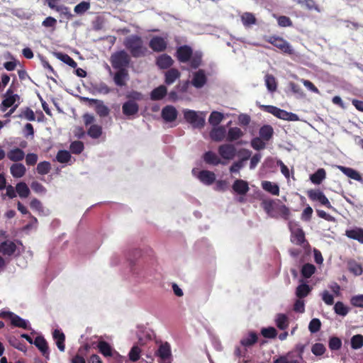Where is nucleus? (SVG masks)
Returning a JSON list of instances; mask_svg holds the SVG:
<instances>
[{
	"label": "nucleus",
	"instance_id": "f257e3e1",
	"mask_svg": "<svg viewBox=\"0 0 363 363\" xmlns=\"http://www.w3.org/2000/svg\"><path fill=\"white\" fill-rule=\"evenodd\" d=\"M261 206L271 218L276 219L281 218L285 220L290 218V209L279 200L264 199L261 203Z\"/></svg>",
	"mask_w": 363,
	"mask_h": 363
},
{
	"label": "nucleus",
	"instance_id": "f03ea898",
	"mask_svg": "<svg viewBox=\"0 0 363 363\" xmlns=\"http://www.w3.org/2000/svg\"><path fill=\"white\" fill-rule=\"evenodd\" d=\"M123 45L133 57H144L147 52V48L144 45L141 37L132 35L125 38Z\"/></svg>",
	"mask_w": 363,
	"mask_h": 363
},
{
	"label": "nucleus",
	"instance_id": "7ed1b4c3",
	"mask_svg": "<svg viewBox=\"0 0 363 363\" xmlns=\"http://www.w3.org/2000/svg\"><path fill=\"white\" fill-rule=\"evenodd\" d=\"M264 40L278 48L284 54L292 55L294 54V50L291 44L284 39L282 37L278 35H265Z\"/></svg>",
	"mask_w": 363,
	"mask_h": 363
},
{
	"label": "nucleus",
	"instance_id": "20e7f679",
	"mask_svg": "<svg viewBox=\"0 0 363 363\" xmlns=\"http://www.w3.org/2000/svg\"><path fill=\"white\" fill-rule=\"evenodd\" d=\"M205 117L206 114L203 112H197L190 109L184 111L185 121L191 124L194 128H203L206 124Z\"/></svg>",
	"mask_w": 363,
	"mask_h": 363
},
{
	"label": "nucleus",
	"instance_id": "39448f33",
	"mask_svg": "<svg viewBox=\"0 0 363 363\" xmlns=\"http://www.w3.org/2000/svg\"><path fill=\"white\" fill-rule=\"evenodd\" d=\"M262 110L272 114L275 117L288 121H297L299 120L298 116L294 113L288 112L284 109H281L277 106L267 105L262 106Z\"/></svg>",
	"mask_w": 363,
	"mask_h": 363
},
{
	"label": "nucleus",
	"instance_id": "423d86ee",
	"mask_svg": "<svg viewBox=\"0 0 363 363\" xmlns=\"http://www.w3.org/2000/svg\"><path fill=\"white\" fill-rule=\"evenodd\" d=\"M110 62L113 69H127L130 62V57L126 51L120 50L111 55Z\"/></svg>",
	"mask_w": 363,
	"mask_h": 363
},
{
	"label": "nucleus",
	"instance_id": "0eeeda50",
	"mask_svg": "<svg viewBox=\"0 0 363 363\" xmlns=\"http://www.w3.org/2000/svg\"><path fill=\"white\" fill-rule=\"evenodd\" d=\"M307 196L312 201H318L327 208L335 209L328 199L320 189H310L307 191Z\"/></svg>",
	"mask_w": 363,
	"mask_h": 363
},
{
	"label": "nucleus",
	"instance_id": "6e6552de",
	"mask_svg": "<svg viewBox=\"0 0 363 363\" xmlns=\"http://www.w3.org/2000/svg\"><path fill=\"white\" fill-rule=\"evenodd\" d=\"M289 228L291 231V242L296 245L304 246L305 244H308V242L306 239L305 233L303 230L301 228H297L294 229L292 228V223L290 221L289 223Z\"/></svg>",
	"mask_w": 363,
	"mask_h": 363
},
{
	"label": "nucleus",
	"instance_id": "1a4fd4ad",
	"mask_svg": "<svg viewBox=\"0 0 363 363\" xmlns=\"http://www.w3.org/2000/svg\"><path fill=\"white\" fill-rule=\"evenodd\" d=\"M82 100L84 101L89 102V104L90 106L94 105L95 106V111L100 117H106L108 116L110 113V110L106 106L104 102L101 100L96 99H89L87 97H83Z\"/></svg>",
	"mask_w": 363,
	"mask_h": 363
},
{
	"label": "nucleus",
	"instance_id": "9d476101",
	"mask_svg": "<svg viewBox=\"0 0 363 363\" xmlns=\"http://www.w3.org/2000/svg\"><path fill=\"white\" fill-rule=\"evenodd\" d=\"M218 152L219 155L225 160L234 159L237 154L235 145L231 143H225L219 145Z\"/></svg>",
	"mask_w": 363,
	"mask_h": 363
},
{
	"label": "nucleus",
	"instance_id": "9b49d317",
	"mask_svg": "<svg viewBox=\"0 0 363 363\" xmlns=\"http://www.w3.org/2000/svg\"><path fill=\"white\" fill-rule=\"evenodd\" d=\"M192 53V48L189 45H184L177 48L175 56L179 62L186 63L191 58Z\"/></svg>",
	"mask_w": 363,
	"mask_h": 363
},
{
	"label": "nucleus",
	"instance_id": "f8f14e48",
	"mask_svg": "<svg viewBox=\"0 0 363 363\" xmlns=\"http://www.w3.org/2000/svg\"><path fill=\"white\" fill-rule=\"evenodd\" d=\"M155 354L160 357L162 363H171L172 352L168 342L161 344Z\"/></svg>",
	"mask_w": 363,
	"mask_h": 363
},
{
	"label": "nucleus",
	"instance_id": "ddd939ff",
	"mask_svg": "<svg viewBox=\"0 0 363 363\" xmlns=\"http://www.w3.org/2000/svg\"><path fill=\"white\" fill-rule=\"evenodd\" d=\"M150 48L155 52H160L167 49V41L160 36L152 37L149 42Z\"/></svg>",
	"mask_w": 363,
	"mask_h": 363
},
{
	"label": "nucleus",
	"instance_id": "4468645a",
	"mask_svg": "<svg viewBox=\"0 0 363 363\" xmlns=\"http://www.w3.org/2000/svg\"><path fill=\"white\" fill-rule=\"evenodd\" d=\"M138 104L133 100H128L122 105V112L127 117L136 115L138 113Z\"/></svg>",
	"mask_w": 363,
	"mask_h": 363
},
{
	"label": "nucleus",
	"instance_id": "2eb2a0df",
	"mask_svg": "<svg viewBox=\"0 0 363 363\" xmlns=\"http://www.w3.org/2000/svg\"><path fill=\"white\" fill-rule=\"evenodd\" d=\"M35 346L40 350L41 354L46 358L49 359L50 352L48 342L43 336H37L33 342Z\"/></svg>",
	"mask_w": 363,
	"mask_h": 363
},
{
	"label": "nucleus",
	"instance_id": "dca6fc26",
	"mask_svg": "<svg viewBox=\"0 0 363 363\" xmlns=\"http://www.w3.org/2000/svg\"><path fill=\"white\" fill-rule=\"evenodd\" d=\"M226 129L224 126H215L211 130L209 135L212 140L215 142L223 141L226 137Z\"/></svg>",
	"mask_w": 363,
	"mask_h": 363
},
{
	"label": "nucleus",
	"instance_id": "f3484780",
	"mask_svg": "<svg viewBox=\"0 0 363 363\" xmlns=\"http://www.w3.org/2000/svg\"><path fill=\"white\" fill-rule=\"evenodd\" d=\"M178 112L177 109L172 106H166L162 110V118L166 122H173L177 118Z\"/></svg>",
	"mask_w": 363,
	"mask_h": 363
},
{
	"label": "nucleus",
	"instance_id": "a211bd4d",
	"mask_svg": "<svg viewBox=\"0 0 363 363\" xmlns=\"http://www.w3.org/2000/svg\"><path fill=\"white\" fill-rule=\"evenodd\" d=\"M174 64V60L167 54H162L156 59V65L161 69H167L170 68Z\"/></svg>",
	"mask_w": 363,
	"mask_h": 363
},
{
	"label": "nucleus",
	"instance_id": "6ab92c4d",
	"mask_svg": "<svg viewBox=\"0 0 363 363\" xmlns=\"http://www.w3.org/2000/svg\"><path fill=\"white\" fill-rule=\"evenodd\" d=\"M198 179L206 185H211L216 181V175L213 172L201 170L197 175Z\"/></svg>",
	"mask_w": 363,
	"mask_h": 363
},
{
	"label": "nucleus",
	"instance_id": "aec40b11",
	"mask_svg": "<svg viewBox=\"0 0 363 363\" xmlns=\"http://www.w3.org/2000/svg\"><path fill=\"white\" fill-rule=\"evenodd\" d=\"M232 188L235 192L240 195H245L250 189L248 183L240 179L234 182Z\"/></svg>",
	"mask_w": 363,
	"mask_h": 363
},
{
	"label": "nucleus",
	"instance_id": "412c9836",
	"mask_svg": "<svg viewBox=\"0 0 363 363\" xmlns=\"http://www.w3.org/2000/svg\"><path fill=\"white\" fill-rule=\"evenodd\" d=\"M99 352L104 357H112L114 349L112 346L107 342L104 340H100L98 342L96 345Z\"/></svg>",
	"mask_w": 363,
	"mask_h": 363
},
{
	"label": "nucleus",
	"instance_id": "4be33fe9",
	"mask_svg": "<svg viewBox=\"0 0 363 363\" xmlns=\"http://www.w3.org/2000/svg\"><path fill=\"white\" fill-rule=\"evenodd\" d=\"M181 72L176 68H170L164 73V83L171 85L179 79Z\"/></svg>",
	"mask_w": 363,
	"mask_h": 363
},
{
	"label": "nucleus",
	"instance_id": "5701e85b",
	"mask_svg": "<svg viewBox=\"0 0 363 363\" xmlns=\"http://www.w3.org/2000/svg\"><path fill=\"white\" fill-rule=\"evenodd\" d=\"M207 79L204 71L203 69H199L198 72L194 74V77L191 81V84L196 88H201L206 83Z\"/></svg>",
	"mask_w": 363,
	"mask_h": 363
},
{
	"label": "nucleus",
	"instance_id": "b1692460",
	"mask_svg": "<svg viewBox=\"0 0 363 363\" xmlns=\"http://www.w3.org/2000/svg\"><path fill=\"white\" fill-rule=\"evenodd\" d=\"M115 73L113 81L117 86H123L125 85V81L128 78V72L127 69H117Z\"/></svg>",
	"mask_w": 363,
	"mask_h": 363
},
{
	"label": "nucleus",
	"instance_id": "393cba45",
	"mask_svg": "<svg viewBox=\"0 0 363 363\" xmlns=\"http://www.w3.org/2000/svg\"><path fill=\"white\" fill-rule=\"evenodd\" d=\"M52 337L55 341L56 345L60 352L65 350V334L58 329H55L52 332Z\"/></svg>",
	"mask_w": 363,
	"mask_h": 363
},
{
	"label": "nucleus",
	"instance_id": "a878e982",
	"mask_svg": "<svg viewBox=\"0 0 363 363\" xmlns=\"http://www.w3.org/2000/svg\"><path fill=\"white\" fill-rule=\"evenodd\" d=\"M203 159L206 164L215 166L219 164H226L225 162L222 161L215 152L212 151L206 152L203 154Z\"/></svg>",
	"mask_w": 363,
	"mask_h": 363
},
{
	"label": "nucleus",
	"instance_id": "bb28decb",
	"mask_svg": "<svg viewBox=\"0 0 363 363\" xmlns=\"http://www.w3.org/2000/svg\"><path fill=\"white\" fill-rule=\"evenodd\" d=\"M244 135V132L238 127L230 128L226 134V140L229 143L240 139Z\"/></svg>",
	"mask_w": 363,
	"mask_h": 363
},
{
	"label": "nucleus",
	"instance_id": "cd10ccee",
	"mask_svg": "<svg viewBox=\"0 0 363 363\" xmlns=\"http://www.w3.org/2000/svg\"><path fill=\"white\" fill-rule=\"evenodd\" d=\"M16 245L12 241H4L0 244V252L4 255L11 256L16 250Z\"/></svg>",
	"mask_w": 363,
	"mask_h": 363
},
{
	"label": "nucleus",
	"instance_id": "c85d7f7f",
	"mask_svg": "<svg viewBox=\"0 0 363 363\" xmlns=\"http://www.w3.org/2000/svg\"><path fill=\"white\" fill-rule=\"evenodd\" d=\"M345 235L352 240L363 243V228H354L345 231Z\"/></svg>",
	"mask_w": 363,
	"mask_h": 363
},
{
	"label": "nucleus",
	"instance_id": "c756f323",
	"mask_svg": "<svg viewBox=\"0 0 363 363\" xmlns=\"http://www.w3.org/2000/svg\"><path fill=\"white\" fill-rule=\"evenodd\" d=\"M7 157L11 161L17 163L24 159L25 152L23 150L16 147L8 152Z\"/></svg>",
	"mask_w": 363,
	"mask_h": 363
},
{
	"label": "nucleus",
	"instance_id": "7c9ffc66",
	"mask_svg": "<svg viewBox=\"0 0 363 363\" xmlns=\"http://www.w3.org/2000/svg\"><path fill=\"white\" fill-rule=\"evenodd\" d=\"M10 172L14 178H21L26 172L25 166L21 163H14L10 167Z\"/></svg>",
	"mask_w": 363,
	"mask_h": 363
},
{
	"label": "nucleus",
	"instance_id": "2f4dec72",
	"mask_svg": "<svg viewBox=\"0 0 363 363\" xmlns=\"http://www.w3.org/2000/svg\"><path fill=\"white\" fill-rule=\"evenodd\" d=\"M273 363H301L299 359L295 358L294 352H289L284 355H280L273 361Z\"/></svg>",
	"mask_w": 363,
	"mask_h": 363
},
{
	"label": "nucleus",
	"instance_id": "473e14b6",
	"mask_svg": "<svg viewBox=\"0 0 363 363\" xmlns=\"http://www.w3.org/2000/svg\"><path fill=\"white\" fill-rule=\"evenodd\" d=\"M167 89L164 85H160L154 89L150 94V99L153 101L162 99L167 94Z\"/></svg>",
	"mask_w": 363,
	"mask_h": 363
},
{
	"label": "nucleus",
	"instance_id": "72a5a7b5",
	"mask_svg": "<svg viewBox=\"0 0 363 363\" xmlns=\"http://www.w3.org/2000/svg\"><path fill=\"white\" fill-rule=\"evenodd\" d=\"M337 168L348 177L354 179L356 181H361L362 177L359 173L352 168L347 167L344 166H338Z\"/></svg>",
	"mask_w": 363,
	"mask_h": 363
},
{
	"label": "nucleus",
	"instance_id": "f704fd0d",
	"mask_svg": "<svg viewBox=\"0 0 363 363\" xmlns=\"http://www.w3.org/2000/svg\"><path fill=\"white\" fill-rule=\"evenodd\" d=\"M240 18L245 27H250L257 24V18L252 13L245 12L242 14Z\"/></svg>",
	"mask_w": 363,
	"mask_h": 363
},
{
	"label": "nucleus",
	"instance_id": "c9c22d12",
	"mask_svg": "<svg viewBox=\"0 0 363 363\" xmlns=\"http://www.w3.org/2000/svg\"><path fill=\"white\" fill-rule=\"evenodd\" d=\"M326 177V172L323 168L318 169L310 176V179L315 184H320Z\"/></svg>",
	"mask_w": 363,
	"mask_h": 363
},
{
	"label": "nucleus",
	"instance_id": "e433bc0d",
	"mask_svg": "<svg viewBox=\"0 0 363 363\" xmlns=\"http://www.w3.org/2000/svg\"><path fill=\"white\" fill-rule=\"evenodd\" d=\"M16 191L18 196L22 199H26L29 196L30 194V189L28 185L23 182H18L16 186Z\"/></svg>",
	"mask_w": 363,
	"mask_h": 363
},
{
	"label": "nucleus",
	"instance_id": "4c0bfd02",
	"mask_svg": "<svg viewBox=\"0 0 363 363\" xmlns=\"http://www.w3.org/2000/svg\"><path fill=\"white\" fill-rule=\"evenodd\" d=\"M311 290V287H310V286L307 284L303 283L299 284L296 289V296L298 298L302 299L306 297L310 294Z\"/></svg>",
	"mask_w": 363,
	"mask_h": 363
},
{
	"label": "nucleus",
	"instance_id": "58836bf2",
	"mask_svg": "<svg viewBox=\"0 0 363 363\" xmlns=\"http://www.w3.org/2000/svg\"><path fill=\"white\" fill-rule=\"evenodd\" d=\"M262 187L264 190L269 192L272 195L278 196L279 194V187L277 184H274L269 181H264L262 182Z\"/></svg>",
	"mask_w": 363,
	"mask_h": 363
},
{
	"label": "nucleus",
	"instance_id": "ea45409f",
	"mask_svg": "<svg viewBox=\"0 0 363 363\" xmlns=\"http://www.w3.org/2000/svg\"><path fill=\"white\" fill-rule=\"evenodd\" d=\"M274 133L273 128L269 125H264L259 129V137L264 141H269Z\"/></svg>",
	"mask_w": 363,
	"mask_h": 363
},
{
	"label": "nucleus",
	"instance_id": "a19ab883",
	"mask_svg": "<svg viewBox=\"0 0 363 363\" xmlns=\"http://www.w3.org/2000/svg\"><path fill=\"white\" fill-rule=\"evenodd\" d=\"M316 271L315 267L310 263L304 264L301 269V273L305 279L311 278Z\"/></svg>",
	"mask_w": 363,
	"mask_h": 363
},
{
	"label": "nucleus",
	"instance_id": "79ce46f5",
	"mask_svg": "<svg viewBox=\"0 0 363 363\" xmlns=\"http://www.w3.org/2000/svg\"><path fill=\"white\" fill-rule=\"evenodd\" d=\"M102 127L99 125L92 124L87 130V134L93 139H98L102 135Z\"/></svg>",
	"mask_w": 363,
	"mask_h": 363
},
{
	"label": "nucleus",
	"instance_id": "37998d69",
	"mask_svg": "<svg viewBox=\"0 0 363 363\" xmlns=\"http://www.w3.org/2000/svg\"><path fill=\"white\" fill-rule=\"evenodd\" d=\"M11 323L14 327L26 330L29 328L28 322L15 313L11 320Z\"/></svg>",
	"mask_w": 363,
	"mask_h": 363
},
{
	"label": "nucleus",
	"instance_id": "c03bdc74",
	"mask_svg": "<svg viewBox=\"0 0 363 363\" xmlns=\"http://www.w3.org/2000/svg\"><path fill=\"white\" fill-rule=\"evenodd\" d=\"M258 340V336L255 332H250L248 337H244L240 340V344L244 347H250L255 344Z\"/></svg>",
	"mask_w": 363,
	"mask_h": 363
},
{
	"label": "nucleus",
	"instance_id": "a18cd8bd",
	"mask_svg": "<svg viewBox=\"0 0 363 363\" xmlns=\"http://www.w3.org/2000/svg\"><path fill=\"white\" fill-rule=\"evenodd\" d=\"M347 265L349 271L355 276H359L362 274L363 268L361 264L352 260L348 262Z\"/></svg>",
	"mask_w": 363,
	"mask_h": 363
},
{
	"label": "nucleus",
	"instance_id": "49530a36",
	"mask_svg": "<svg viewBox=\"0 0 363 363\" xmlns=\"http://www.w3.org/2000/svg\"><path fill=\"white\" fill-rule=\"evenodd\" d=\"M9 342L10 345H11L13 347L21 351L26 352L27 350V347L25 342L23 341H21L16 337H11L9 339Z\"/></svg>",
	"mask_w": 363,
	"mask_h": 363
},
{
	"label": "nucleus",
	"instance_id": "de8ad7c7",
	"mask_svg": "<svg viewBox=\"0 0 363 363\" xmlns=\"http://www.w3.org/2000/svg\"><path fill=\"white\" fill-rule=\"evenodd\" d=\"M19 99L20 97L18 94L6 96L1 102V106H3L2 111H4L6 108L13 106L15 105V102Z\"/></svg>",
	"mask_w": 363,
	"mask_h": 363
},
{
	"label": "nucleus",
	"instance_id": "09e8293b",
	"mask_svg": "<svg viewBox=\"0 0 363 363\" xmlns=\"http://www.w3.org/2000/svg\"><path fill=\"white\" fill-rule=\"evenodd\" d=\"M223 115L218 111H213L209 118L208 122L213 126H218V124L223 121Z\"/></svg>",
	"mask_w": 363,
	"mask_h": 363
},
{
	"label": "nucleus",
	"instance_id": "8fccbe9b",
	"mask_svg": "<svg viewBox=\"0 0 363 363\" xmlns=\"http://www.w3.org/2000/svg\"><path fill=\"white\" fill-rule=\"evenodd\" d=\"M276 325L280 330H285L289 326L288 318L285 314H278L276 319Z\"/></svg>",
	"mask_w": 363,
	"mask_h": 363
},
{
	"label": "nucleus",
	"instance_id": "3c124183",
	"mask_svg": "<svg viewBox=\"0 0 363 363\" xmlns=\"http://www.w3.org/2000/svg\"><path fill=\"white\" fill-rule=\"evenodd\" d=\"M190 64V67L192 69H197L201 65L202 62V55L199 52H193L192 57L189 61Z\"/></svg>",
	"mask_w": 363,
	"mask_h": 363
},
{
	"label": "nucleus",
	"instance_id": "603ef678",
	"mask_svg": "<svg viewBox=\"0 0 363 363\" xmlns=\"http://www.w3.org/2000/svg\"><path fill=\"white\" fill-rule=\"evenodd\" d=\"M91 7L90 3L88 1H82L74 8V11L77 15L84 14Z\"/></svg>",
	"mask_w": 363,
	"mask_h": 363
},
{
	"label": "nucleus",
	"instance_id": "864d4df0",
	"mask_svg": "<svg viewBox=\"0 0 363 363\" xmlns=\"http://www.w3.org/2000/svg\"><path fill=\"white\" fill-rule=\"evenodd\" d=\"M265 84L269 91L273 92L276 91L277 86V82L272 74H267L265 75Z\"/></svg>",
	"mask_w": 363,
	"mask_h": 363
},
{
	"label": "nucleus",
	"instance_id": "5fc2aeb1",
	"mask_svg": "<svg viewBox=\"0 0 363 363\" xmlns=\"http://www.w3.org/2000/svg\"><path fill=\"white\" fill-rule=\"evenodd\" d=\"M19 118H24L30 121H34L35 120V116L33 111L29 108L26 107L21 109L20 114L18 115Z\"/></svg>",
	"mask_w": 363,
	"mask_h": 363
},
{
	"label": "nucleus",
	"instance_id": "6e6d98bb",
	"mask_svg": "<svg viewBox=\"0 0 363 363\" xmlns=\"http://www.w3.org/2000/svg\"><path fill=\"white\" fill-rule=\"evenodd\" d=\"M57 57L64 63L68 65L72 68H76L77 66V63L67 54L64 53H58Z\"/></svg>",
	"mask_w": 363,
	"mask_h": 363
},
{
	"label": "nucleus",
	"instance_id": "4d7b16f0",
	"mask_svg": "<svg viewBox=\"0 0 363 363\" xmlns=\"http://www.w3.org/2000/svg\"><path fill=\"white\" fill-rule=\"evenodd\" d=\"M334 311L336 314L345 316L349 312V308L342 302L337 301L334 306Z\"/></svg>",
	"mask_w": 363,
	"mask_h": 363
},
{
	"label": "nucleus",
	"instance_id": "13d9d810",
	"mask_svg": "<svg viewBox=\"0 0 363 363\" xmlns=\"http://www.w3.org/2000/svg\"><path fill=\"white\" fill-rule=\"evenodd\" d=\"M84 143L80 140L72 142L69 147L70 152L75 155L80 154L84 150Z\"/></svg>",
	"mask_w": 363,
	"mask_h": 363
},
{
	"label": "nucleus",
	"instance_id": "bf43d9fd",
	"mask_svg": "<svg viewBox=\"0 0 363 363\" xmlns=\"http://www.w3.org/2000/svg\"><path fill=\"white\" fill-rule=\"evenodd\" d=\"M363 346V335H355L351 338V347L354 350H358Z\"/></svg>",
	"mask_w": 363,
	"mask_h": 363
},
{
	"label": "nucleus",
	"instance_id": "052dcab7",
	"mask_svg": "<svg viewBox=\"0 0 363 363\" xmlns=\"http://www.w3.org/2000/svg\"><path fill=\"white\" fill-rule=\"evenodd\" d=\"M251 146L254 150H261L265 148L266 143L260 137H256L252 139Z\"/></svg>",
	"mask_w": 363,
	"mask_h": 363
},
{
	"label": "nucleus",
	"instance_id": "680f3d73",
	"mask_svg": "<svg viewBox=\"0 0 363 363\" xmlns=\"http://www.w3.org/2000/svg\"><path fill=\"white\" fill-rule=\"evenodd\" d=\"M50 163L47 161L41 162L37 165V172L40 174H47L50 171Z\"/></svg>",
	"mask_w": 363,
	"mask_h": 363
},
{
	"label": "nucleus",
	"instance_id": "e2e57ef3",
	"mask_svg": "<svg viewBox=\"0 0 363 363\" xmlns=\"http://www.w3.org/2000/svg\"><path fill=\"white\" fill-rule=\"evenodd\" d=\"M56 159L60 163H67L71 159L70 152L67 150H60L57 154Z\"/></svg>",
	"mask_w": 363,
	"mask_h": 363
},
{
	"label": "nucleus",
	"instance_id": "0e129e2a",
	"mask_svg": "<svg viewBox=\"0 0 363 363\" xmlns=\"http://www.w3.org/2000/svg\"><path fill=\"white\" fill-rule=\"evenodd\" d=\"M140 352H141L140 348L137 345H134L131 348V350L128 354L130 360L132 362H137L138 360H139V359L140 357Z\"/></svg>",
	"mask_w": 363,
	"mask_h": 363
},
{
	"label": "nucleus",
	"instance_id": "69168bd1",
	"mask_svg": "<svg viewBox=\"0 0 363 363\" xmlns=\"http://www.w3.org/2000/svg\"><path fill=\"white\" fill-rule=\"evenodd\" d=\"M261 334L266 338H274L277 335V330L273 327L263 328Z\"/></svg>",
	"mask_w": 363,
	"mask_h": 363
},
{
	"label": "nucleus",
	"instance_id": "338daca9",
	"mask_svg": "<svg viewBox=\"0 0 363 363\" xmlns=\"http://www.w3.org/2000/svg\"><path fill=\"white\" fill-rule=\"evenodd\" d=\"M57 23V21L55 18L48 16L45 18V20L42 22V26L47 28H50L53 31L56 28Z\"/></svg>",
	"mask_w": 363,
	"mask_h": 363
},
{
	"label": "nucleus",
	"instance_id": "774afa93",
	"mask_svg": "<svg viewBox=\"0 0 363 363\" xmlns=\"http://www.w3.org/2000/svg\"><path fill=\"white\" fill-rule=\"evenodd\" d=\"M328 346L331 350H338L342 346V341L337 337H332L329 340Z\"/></svg>",
	"mask_w": 363,
	"mask_h": 363
}]
</instances>
